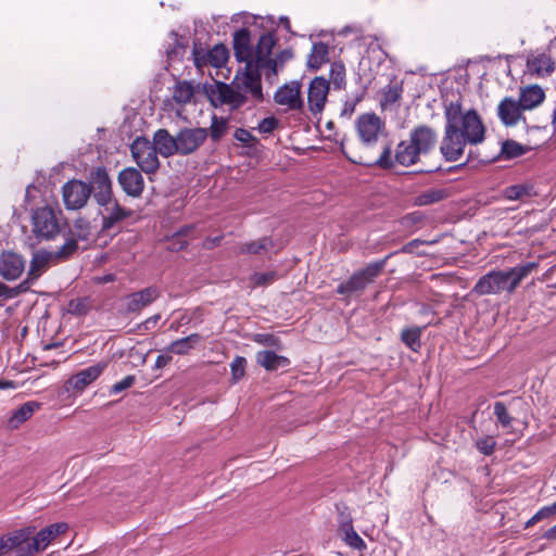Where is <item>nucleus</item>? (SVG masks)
<instances>
[{
    "instance_id": "obj_1",
    "label": "nucleus",
    "mask_w": 556,
    "mask_h": 556,
    "mask_svg": "<svg viewBox=\"0 0 556 556\" xmlns=\"http://www.w3.org/2000/svg\"><path fill=\"white\" fill-rule=\"evenodd\" d=\"M444 135L440 152L445 161H458L467 146H478L485 139L486 127L473 109L464 110L462 102L451 101L444 110Z\"/></svg>"
},
{
    "instance_id": "obj_2",
    "label": "nucleus",
    "mask_w": 556,
    "mask_h": 556,
    "mask_svg": "<svg viewBox=\"0 0 556 556\" xmlns=\"http://www.w3.org/2000/svg\"><path fill=\"white\" fill-rule=\"evenodd\" d=\"M437 143V132L429 126H418L410 131L409 140L401 141L395 149L394 159L391 156L390 147L386 146L380 156L374 162L383 168H390L394 162L409 166L419 161L421 154L428 153Z\"/></svg>"
},
{
    "instance_id": "obj_3",
    "label": "nucleus",
    "mask_w": 556,
    "mask_h": 556,
    "mask_svg": "<svg viewBox=\"0 0 556 556\" xmlns=\"http://www.w3.org/2000/svg\"><path fill=\"white\" fill-rule=\"evenodd\" d=\"M274 47V39L269 35L261 36L257 46L253 49L250 45V31L247 28L237 30L233 35L235 55L239 62H244L248 68H267L266 75H277V61L269 55Z\"/></svg>"
},
{
    "instance_id": "obj_4",
    "label": "nucleus",
    "mask_w": 556,
    "mask_h": 556,
    "mask_svg": "<svg viewBox=\"0 0 556 556\" xmlns=\"http://www.w3.org/2000/svg\"><path fill=\"white\" fill-rule=\"evenodd\" d=\"M538 266L536 262H529L509 270H492L476 282L472 292L480 296L501 292L511 293Z\"/></svg>"
},
{
    "instance_id": "obj_5",
    "label": "nucleus",
    "mask_w": 556,
    "mask_h": 556,
    "mask_svg": "<svg viewBox=\"0 0 556 556\" xmlns=\"http://www.w3.org/2000/svg\"><path fill=\"white\" fill-rule=\"evenodd\" d=\"M386 265V260L368 264L363 269L355 271L346 281L337 287V293L350 299L359 295L378 277Z\"/></svg>"
},
{
    "instance_id": "obj_6",
    "label": "nucleus",
    "mask_w": 556,
    "mask_h": 556,
    "mask_svg": "<svg viewBox=\"0 0 556 556\" xmlns=\"http://www.w3.org/2000/svg\"><path fill=\"white\" fill-rule=\"evenodd\" d=\"M31 231L40 240H52L61 231V222L56 211L45 205L37 207L31 214Z\"/></svg>"
},
{
    "instance_id": "obj_7",
    "label": "nucleus",
    "mask_w": 556,
    "mask_h": 556,
    "mask_svg": "<svg viewBox=\"0 0 556 556\" xmlns=\"http://www.w3.org/2000/svg\"><path fill=\"white\" fill-rule=\"evenodd\" d=\"M357 137L362 146L370 150L387 136L384 122L375 113H365L355 122Z\"/></svg>"
},
{
    "instance_id": "obj_8",
    "label": "nucleus",
    "mask_w": 556,
    "mask_h": 556,
    "mask_svg": "<svg viewBox=\"0 0 556 556\" xmlns=\"http://www.w3.org/2000/svg\"><path fill=\"white\" fill-rule=\"evenodd\" d=\"M262 68L251 66H244L241 71H238L235 78L231 81L233 88L245 96V103H257L263 100L261 74Z\"/></svg>"
},
{
    "instance_id": "obj_9",
    "label": "nucleus",
    "mask_w": 556,
    "mask_h": 556,
    "mask_svg": "<svg viewBox=\"0 0 556 556\" xmlns=\"http://www.w3.org/2000/svg\"><path fill=\"white\" fill-rule=\"evenodd\" d=\"M131 156L146 174H153L160 167L157 151L146 137H137L130 144Z\"/></svg>"
},
{
    "instance_id": "obj_10",
    "label": "nucleus",
    "mask_w": 556,
    "mask_h": 556,
    "mask_svg": "<svg viewBox=\"0 0 556 556\" xmlns=\"http://www.w3.org/2000/svg\"><path fill=\"white\" fill-rule=\"evenodd\" d=\"M301 88V83L296 80L280 86L274 93L275 103L282 106L285 112L303 111L304 100Z\"/></svg>"
},
{
    "instance_id": "obj_11",
    "label": "nucleus",
    "mask_w": 556,
    "mask_h": 556,
    "mask_svg": "<svg viewBox=\"0 0 556 556\" xmlns=\"http://www.w3.org/2000/svg\"><path fill=\"white\" fill-rule=\"evenodd\" d=\"M208 137L207 128L185 127L177 132V154L189 155L198 151Z\"/></svg>"
},
{
    "instance_id": "obj_12",
    "label": "nucleus",
    "mask_w": 556,
    "mask_h": 556,
    "mask_svg": "<svg viewBox=\"0 0 556 556\" xmlns=\"http://www.w3.org/2000/svg\"><path fill=\"white\" fill-rule=\"evenodd\" d=\"M62 194L67 210H79L87 204L91 195V188L89 184L73 179L63 186Z\"/></svg>"
},
{
    "instance_id": "obj_13",
    "label": "nucleus",
    "mask_w": 556,
    "mask_h": 556,
    "mask_svg": "<svg viewBox=\"0 0 556 556\" xmlns=\"http://www.w3.org/2000/svg\"><path fill=\"white\" fill-rule=\"evenodd\" d=\"M208 94L214 106L228 105L231 110H237L247 104L245 96L238 92L231 83L217 81Z\"/></svg>"
},
{
    "instance_id": "obj_14",
    "label": "nucleus",
    "mask_w": 556,
    "mask_h": 556,
    "mask_svg": "<svg viewBox=\"0 0 556 556\" xmlns=\"http://www.w3.org/2000/svg\"><path fill=\"white\" fill-rule=\"evenodd\" d=\"M329 81L323 76L314 77L307 88V106L313 115L323 113L329 93Z\"/></svg>"
},
{
    "instance_id": "obj_15",
    "label": "nucleus",
    "mask_w": 556,
    "mask_h": 556,
    "mask_svg": "<svg viewBox=\"0 0 556 556\" xmlns=\"http://www.w3.org/2000/svg\"><path fill=\"white\" fill-rule=\"evenodd\" d=\"M89 186L99 205L111 203V199H113L112 181L104 167H97L91 172Z\"/></svg>"
},
{
    "instance_id": "obj_16",
    "label": "nucleus",
    "mask_w": 556,
    "mask_h": 556,
    "mask_svg": "<svg viewBox=\"0 0 556 556\" xmlns=\"http://www.w3.org/2000/svg\"><path fill=\"white\" fill-rule=\"evenodd\" d=\"M526 111L520 102L511 97H505L497 105V116L507 127L516 126L519 122H526Z\"/></svg>"
},
{
    "instance_id": "obj_17",
    "label": "nucleus",
    "mask_w": 556,
    "mask_h": 556,
    "mask_svg": "<svg viewBox=\"0 0 556 556\" xmlns=\"http://www.w3.org/2000/svg\"><path fill=\"white\" fill-rule=\"evenodd\" d=\"M106 366V362H99L78 371L67 380V388L77 392H83L89 384L100 377Z\"/></svg>"
},
{
    "instance_id": "obj_18",
    "label": "nucleus",
    "mask_w": 556,
    "mask_h": 556,
    "mask_svg": "<svg viewBox=\"0 0 556 556\" xmlns=\"http://www.w3.org/2000/svg\"><path fill=\"white\" fill-rule=\"evenodd\" d=\"M160 296V291L155 287H148L140 291L130 293L124 299V306L127 313H139L144 307L153 303Z\"/></svg>"
},
{
    "instance_id": "obj_19",
    "label": "nucleus",
    "mask_w": 556,
    "mask_h": 556,
    "mask_svg": "<svg viewBox=\"0 0 556 556\" xmlns=\"http://www.w3.org/2000/svg\"><path fill=\"white\" fill-rule=\"evenodd\" d=\"M118 184L124 192L132 198H138L144 189V180L141 173L135 167H126L118 174Z\"/></svg>"
},
{
    "instance_id": "obj_20",
    "label": "nucleus",
    "mask_w": 556,
    "mask_h": 556,
    "mask_svg": "<svg viewBox=\"0 0 556 556\" xmlns=\"http://www.w3.org/2000/svg\"><path fill=\"white\" fill-rule=\"evenodd\" d=\"M25 269V261L14 252L7 251L0 255V275L5 280L17 279Z\"/></svg>"
},
{
    "instance_id": "obj_21",
    "label": "nucleus",
    "mask_w": 556,
    "mask_h": 556,
    "mask_svg": "<svg viewBox=\"0 0 556 556\" xmlns=\"http://www.w3.org/2000/svg\"><path fill=\"white\" fill-rule=\"evenodd\" d=\"M54 261L52 252L46 250L36 251L29 264L27 279L22 282L21 287L37 280Z\"/></svg>"
},
{
    "instance_id": "obj_22",
    "label": "nucleus",
    "mask_w": 556,
    "mask_h": 556,
    "mask_svg": "<svg viewBox=\"0 0 556 556\" xmlns=\"http://www.w3.org/2000/svg\"><path fill=\"white\" fill-rule=\"evenodd\" d=\"M67 530L68 525L66 522L52 523L41 529L36 534H33L36 549L45 551L56 536L65 533Z\"/></svg>"
},
{
    "instance_id": "obj_23",
    "label": "nucleus",
    "mask_w": 556,
    "mask_h": 556,
    "mask_svg": "<svg viewBox=\"0 0 556 556\" xmlns=\"http://www.w3.org/2000/svg\"><path fill=\"white\" fill-rule=\"evenodd\" d=\"M157 153L164 157L177 154V134L172 136L167 129H159L153 135V141Z\"/></svg>"
},
{
    "instance_id": "obj_24",
    "label": "nucleus",
    "mask_w": 556,
    "mask_h": 556,
    "mask_svg": "<svg viewBox=\"0 0 556 556\" xmlns=\"http://www.w3.org/2000/svg\"><path fill=\"white\" fill-rule=\"evenodd\" d=\"M34 528L27 527L16 531V536H18V544L15 546V554L11 556H33L40 552V549H36L35 540L33 538Z\"/></svg>"
},
{
    "instance_id": "obj_25",
    "label": "nucleus",
    "mask_w": 556,
    "mask_h": 556,
    "mask_svg": "<svg viewBox=\"0 0 556 556\" xmlns=\"http://www.w3.org/2000/svg\"><path fill=\"white\" fill-rule=\"evenodd\" d=\"M545 100L544 90L538 85L527 86L520 89L519 102L525 110H533Z\"/></svg>"
},
{
    "instance_id": "obj_26",
    "label": "nucleus",
    "mask_w": 556,
    "mask_h": 556,
    "mask_svg": "<svg viewBox=\"0 0 556 556\" xmlns=\"http://www.w3.org/2000/svg\"><path fill=\"white\" fill-rule=\"evenodd\" d=\"M256 363L268 371L286 368L290 365L288 357L278 355L273 351H260L255 355Z\"/></svg>"
},
{
    "instance_id": "obj_27",
    "label": "nucleus",
    "mask_w": 556,
    "mask_h": 556,
    "mask_svg": "<svg viewBox=\"0 0 556 556\" xmlns=\"http://www.w3.org/2000/svg\"><path fill=\"white\" fill-rule=\"evenodd\" d=\"M40 406L41 404L35 401L24 403L12 413V416L8 421V427L11 430L18 429L25 421L30 419V417L40 408Z\"/></svg>"
},
{
    "instance_id": "obj_28",
    "label": "nucleus",
    "mask_w": 556,
    "mask_h": 556,
    "mask_svg": "<svg viewBox=\"0 0 556 556\" xmlns=\"http://www.w3.org/2000/svg\"><path fill=\"white\" fill-rule=\"evenodd\" d=\"M104 208L103 213V228H111L115 223L123 220L129 215L124 207H122L114 199H111L110 204L101 205Z\"/></svg>"
},
{
    "instance_id": "obj_29",
    "label": "nucleus",
    "mask_w": 556,
    "mask_h": 556,
    "mask_svg": "<svg viewBox=\"0 0 556 556\" xmlns=\"http://www.w3.org/2000/svg\"><path fill=\"white\" fill-rule=\"evenodd\" d=\"M201 341H202V337L199 333H191L188 337L180 338V339L173 341L168 345L167 352L177 354V355H187Z\"/></svg>"
},
{
    "instance_id": "obj_30",
    "label": "nucleus",
    "mask_w": 556,
    "mask_h": 556,
    "mask_svg": "<svg viewBox=\"0 0 556 556\" xmlns=\"http://www.w3.org/2000/svg\"><path fill=\"white\" fill-rule=\"evenodd\" d=\"M527 66L530 73L540 77L548 76L555 70L554 62L546 54H540L529 60Z\"/></svg>"
},
{
    "instance_id": "obj_31",
    "label": "nucleus",
    "mask_w": 556,
    "mask_h": 556,
    "mask_svg": "<svg viewBox=\"0 0 556 556\" xmlns=\"http://www.w3.org/2000/svg\"><path fill=\"white\" fill-rule=\"evenodd\" d=\"M329 60V47L325 42H316L312 46L311 53L307 56V66L313 70H319Z\"/></svg>"
},
{
    "instance_id": "obj_32",
    "label": "nucleus",
    "mask_w": 556,
    "mask_h": 556,
    "mask_svg": "<svg viewBox=\"0 0 556 556\" xmlns=\"http://www.w3.org/2000/svg\"><path fill=\"white\" fill-rule=\"evenodd\" d=\"M194 96V87L187 80L177 81L173 89V99L179 104L190 103Z\"/></svg>"
},
{
    "instance_id": "obj_33",
    "label": "nucleus",
    "mask_w": 556,
    "mask_h": 556,
    "mask_svg": "<svg viewBox=\"0 0 556 556\" xmlns=\"http://www.w3.org/2000/svg\"><path fill=\"white\" fill-rule=\"evenodd\" d=\"M329 85L334 89H344L346 86V70L342 62H333L329 70Z\"/></svg>"
},
{
    "instance_id": "obj_34",
    "label": "nucleus",
    "mask_w": 556,
    "mask_h": 556,
    "mask_svg": "<svg viewBox=\"0 0 556 556\" xmlns=\"http://www.w3.org/2000/svg\"><path fill=\"white\" fill-rule=\"evenodd\" d=\"M206 58L211 66L222 68L228 62L229 52L224 45H215L207 51Z\"/></svg>"
},
{
    "instance_id": "obj_35",
    "label": "nucleus",
    "mask_w": 556,
    "mask_h": 556,
    "mask_svg": "<svg viewBox=\"0 0 556 556\" xmlns=\"http://www.w3.org/2000/svg\"><path fill=\"white\" fill-rule=\"evenodd\" d=\"M273 245L269 238H262L256 241L241 243L237 247L238 254H260L267 251Z\"/></svg>"
},
{
    "instance_id": "obj_36",
    "label": "nucleus",
    "mask_w": 556,
    "mask_h": 556,
    "mask_svg": "<svg viewBox=\"0 0 556 556\" xmlns=\"http://www.w3.org/2000/svg\"><path fill=\"white\" fill-rule=\"evenodd\" d=\"M92 235V227L89 220L79 217L74 222L71 236L76 240L87 241Z\"/></svg>"
},
{
    "instance_id": "obj_37",
    "label": "nucleus",
    "mask_w": 556,
    "mask_h": 556,
    "mask_svg": "<svg viewBox=\"0 0 556 556\" xmlns=\"http://www.w3.org/2000/svg\"><path fill=\"white\" fill-rule=\"evenodd\" d=\"M422 332V328L420 327H412L406 328L401 333L402 341L413 351H417L421 343H420V336Z\"/></svg>"
},
{
    "instance_id": "obj_38",
    "label": "nucleus",
    "mask_w": 556,
    "mask_h": 556,
    "mask_svg": "<svg viewBox=\"0 0 556 556\" xmlns=\"http://www.w3.org/2000/svg\"><path fill=\"white\" fill-rule=\"evenodd\" d=\"M77 240L71 236L66 238L64 244L60 247V249L52 252V255L55 261H64L67 260L71 255H73L77 251Z\"/></svg>"
},
{
    "instance_id": "obj_39",
    "label": "nucleus",
    "mask_w": 556,
    "mask_h": 556,
    "mask_svg": "<svg viewBox=\"0 0 556 556\" xmlns=\"http://www.w3.org/2000/svg\"><path fill=\"white\" fill-rule=\"evenodd\" d=\"M446 197V192L442 189H430L420 193L416 198V203L418 205H429L437 202H440Z\"/></svg>"
},
{
    "instance_id": "obj_40",
    "label": "nucleus",
    "mask_w": 556,
    "mask_h": 556,
    "mask_svg": "<svg viewBox=\"0 0 556 556\" xmlns=\"http://www.w3.org/2000/svg\"><path fill=\"white\" fill-rule=\"evenodd\" d=\"M228 128V122L226 118L213 116L212 123L208 130L213 141H219L220 138L226 134Z\"/></svg>"
},
{
    "instance_id": "obj_41",
    "label": "nucleus",
    "mask_w": 556,
    "mask_h": 556,
    "mask_svg": "<svg viewBox=\"0 0 556 556\" xmlns=\"http://www.w3.org/2000/svg\"><path fill=\"white\" fill-rule=\"evenodd\" d=\"M91 308L88 298L73 299L67 304V312L72 315L81 316L87 314Z\"/></svg>"
},
{
    "instance_id": "obj_42",
    "label": "nucleus",
    "mask_w": 556,
    "mask_h": 556,
    "mask_svg": "<svg viewBox=\"0 0 556 556\" xmlns=\"http://www.w3.org/2000/svg\"><path fill=\"white\" fill-rule=\"evenodd\" d=\"M277 279L276 271H267V273H254L250 276V286L252 288L256 287H265L273 283Z\"/></svg>"
},
{
    "instance_id": "obj_43",
    "label": "nucleus",
    "mask_w": 556,
    "mask_h": 556,
    "mask_svg": "<svg viewBox=\"0 0 556 556\" xmlns=\"http://www.w3.org/2000/svg\"><path fill=\"white\" fill-rule=\"evenodd\" d=\"M402 96V87L399 85H389L383 90V97L381 100L382 106H389L396 103Z\"/></svg>"
},
{
    "instance_id": "obj_44",
    "label": "nucleus",
    "mask_w": 556,
    "mask_h": 556,
    "mask_svg": "<svg viewBox=\"0 0 556 556\" xmlns=\"http://www.w3.org/2000/svg\"><path fill=\"white\" fill-rule=\"evenodd\" d=\"M18 536H16V531L13 533H9L0 538V556H4L9 553L12 555L15 554V546L18 544Z\"/></svg>"
},
{
    "instance_id": "obj_45",
    "label": "nucleus",
    "mask_w": 556,
    "mask_h": 556,
    "mask_svg": "<svg viewBox=\"0 0 556 556\" xmlns=\"http://www.w3.org/2000/svg\"><path fill=\"white\" fill-rule=\"evenodd\" d=\"M525 152L526 149L514 140H507L502 146V153L508 159L520 156Z\"/></svg>"
},
{
    "instance_id": "obj_46",
    "label": "nucleus",
    "mask_w": 556,
    "mask_h": 556,
    "mask_svg": "<svg viewBox=\"0 0 556 556\" xmlns=\"http://www.w3.org/2000/svg\"><path fill=\"white\" fill-rule=\"evenodd\" d=\"M344 541L345 543L353 547V548H356V549H365L366 548V543L364 542V540L354 531V529L352 527H350V529H348L345 531V536H344Z\"/></svg>"
},
{
    "instance_id": "obj_47",
    "label": "nucleus",
    "mask_w": 556,
    "mask_h": 556,
    "mask_svg": "<svg viewBox=\"0 0 556 556\" xmlns=\"http://www.w3.org/2000/svg\"><path fill=\"white\" fill-rule=\"evenodd\" d=\"M494 414L497 417L500 424L506 428L511 425L513 418L507 412V408L503 402H495L494 404Z\"/></svg>"
},
{
    "instance_id": "obj_48",
    "label": "nucleus",
    "mask_w": 556,
    "mask_h": 556,
    "mask_svg": "<svg viewBox=\"0 0 556 556\" xmlns=\"http://www.w3.org/2000/svg\"><path fill=\"white\" fill-rule=\"evenodd\" d=\"M496 446V441L493 437H483L476 441V447L484 455H491Z\"/></svg>"
},
{
    "instance_id": "obj_49",
    "label": "nucleus",
    "mask_w": 556,
    "mask_h": 556,
    "mask_svg": "<svg viewBox=\"0 0 556 556\" xmlns=\"http://www.w3.org/2000/svg\"><path fill=\"white\" fill-rule=\"evenodd\" d=\"M247 361L244 357L237 356L230 364L232 380L237 382L244 376Z\"/></svg>"
},
{
    "instance_id": "obj_50",
    "label": "nucleus",
    "mask_w": 556,
    "mask_h": 556,
    "mask_svg": "<svg viewBox=\"0 0 556 556\" xmlns=\"http://www.w3.org/2000/svg\"><path fill=\"white\" fill-rule=\"evenodd\" d=\"M207 51L204 50L201 47H194L193 48V63L194 66L198 68L199 72L204 73V67L210 65L207 58H206Z\"/></svg>"
},
{
    "instance_id": "obj_51",
    "label": "nucleus",
    "mask_w": 556,
    "mask_h": 556,
    "mask_svg": "<svg viewBox=\"0 0 556 556\" xmlns=\"http://www.w3.org/2000/svg\"><path fill=\"white\" fill-rule=\"evenodd\" d=\"M529 188L523 185H515L505 189V197L508 200H520L525 195H529Z\"/></svg>"
},
{
    "instance_id": "obj_52",
    "label": "nucleus",
    "mask_w": 556,
    "mask_h": 556,
    "mask_svg": "<svg viewBox=\"0 0 556 556\" xmlns=\"http://www.w3.org/2000/svg\"><path fill=\"white\" fill-rule=\"evenodd\" d=\"M554 513L552 506H544L542 507L539 511H536L527 522H526V528H530L532 526H534L536 522L545 519V518H548L549 516H552Z\"/></svg>"
},
{
    "instance_id": "obj_53",
    "label": "nucleus",
    "mask_w": 556,
    "mask_h": 556,
    "mask_svg": "<svg viewBox=\"0 0 556 556\" xmlns=\"http://www.w3.org/2000/svg\"><path fill=\"white\" fill-rule=\"evenodd\" d=\"M253 341L262 345L274 348H278L280 343L277 337L268 333H256L253 337Z\"/></svg>"
},
{
    "instance_id": "obj_54",
    "label": "nucleus",
    "mask_w": 556,
    "mask_h": 556,
    "mask_svg": "<svg viewBox=\"0 0 556 556\" xmlns=\"http://www.w3.org/2000/svg\"><path fill=\"white\" fill-rule=\"evenodd\" d=\"M136 381V378L135 376L132 375H129V376H126L124 379H122L121 381L114 383L111 388V394H117L128 388H130Z\"/></svg>"
},
{
    "instance_id": "obj_55",
    "label": "nucleus",
    "mask_w": 556,
    "mask_h": 556,
    "mask_svg": "<svg viewBox=\"0 0 556 556\" xmlns=\"http://www.w3.org/2000/svg\"><path fill=\"white\" fill-rule=\"evenodd\" d=\"M278 125L275 117H266L258 124V131L262 134H270Z\"/></svg>"
},
{
    "instance_id": "obj_56",
    "label": "nucleus",
    "mask_w": 556,
    "mask_h": 556,
    "mask_svg": "<svg viewBox=\"0 0 556 556\" xmlns=\"http://www.w3.org/2000/svg\"><path fill=\"white\" fill-rule=\"evenodd\" d=\"M188 242L179 236H173L168 240L167 249L170 251H180L187 247Z\"/></svg>"
},
{
    "instance_id": "obj_57",
    "label": "nucleus",
    "mask_w": 556,
    "mask_h": 556,
    "mask_svg": "<svg viewBox=\"0 0 556 556\" xmlns=\"http://www.w3.org/2000/svg\"><path fill=\"white\" fill-rule=\"evenodd\" d=\"M233 136L238 141L245 143V144H249L253 139V136L248 130H245L243 128H238L235 131Z\"/></svg>"
},
{
    "instance_id": "obj_58",
    "label": "nucleus",
    "mask_w": 556,
    "mask_h": 556,
    "mask_svg": "<svg viewBox=\"0 0 556 556\" xmlns=\"http://www.w3.org/2000/svg\"><path fill=\"white\" fill-rule=\"evenodd\" d=\"M342 151L346 155V157L355 164H366V165L372 164L371 162L367 161L363 155H355V154L350 153L349 151L345 150L343 144H342Z\"/></svg>"
},
{
    "instance_id": "obj_59",
    "label": "nucleus",
    "mask_w": 556,
    "mask_h": 556,
    "mask_svg": "<svg viewBox=\"0 0 556 556\" xmlns=\"http://www.w3.org/2000/svg\"><path fill=\"white\" fill-rule=\"evenodd\" d=\"M292 58V53L290 51H282L277 58H275L274 60L277 61V65H276V68H277V72L279 71V68H281L285 64L286 61L290 60ZM270 60H273L271 58H269Z\"/></svg>"
},
{
    "instance_id": "obj_60",
    "label": "nucleus",
    "mask_w": 556,
    "mask_h": 556,
    "mask_svg": "<svg viewBox=\"0 0 556 556\" xmlns=\"http://www.w3.org/2000/svg\"><path fill=\"white\" fill-rule=\"evenodd\" d=\"M220 241H222V236L213 237V238L208 237L205 239L203 247L205 249H213V248L219 245Z\"/></svg>"
},
{
    "instance_id": "obj_61",
    "label": "nucleus",
    "mask_w": 556,
    "mask_h": 556,
    "mask_svg": "<svg viewBox=\"0 0 556 556\" xmlns=\"http://www.w3.org/2000/svg\"><path fill=\"white\" fill-rule=\"evenodd\" d=\"M172 362L170 355H159L155 361L156 368H163Z\"/></svg>"
},
{
    "instance_id": "obj_62",
    "label": "nucleus",
    "mask_w": 556,
    "mask_h": 556,
    "mask_svg": "<svg viewBox=\"0 0 556 556\" xmlns=\"http://www.w3.org/2000/svg\"><path fill=\"white\" fill-rule=\"evenodd\" d=\"M161 318V315L160 314H155L151 317H149L144 323H143V327L146 330H150L152 329L156 324L157 321L160 320Z\"/></svg>"
},
{
    "instance_id": "obj_63",
    "label": "nucleus",
    "mask_w": 556,
    "mask_h": 556,
    "mask_svg": "<svg viewBox=\"0 0 556 556\" xmlns=\"http://www.w3.org/2000/svg\"><path fill=\"white\" fill-rule=\"evenodd\" d=\"M193 229L192 225L184 226L181 227L174 236H179L181 239H185V237Z\"/></svg>"
},
{
    "instance_id": "obj_64",
    "label": "nucleus",
    "mask_w": 556,
    "mask_h": 556,
    "mask_svg": "<svg viewBox=\"0 0 556 556\" xmlns=\"http://www.w3.org/2000/svg\"><path fill=\"white\" fill-rule=\"evenodd\" d=\"M544 538L546 540H549V541H555L556 540V525L553 526L552 528H549L545 533H544Z\"/></svg>"
}]
</instances>
